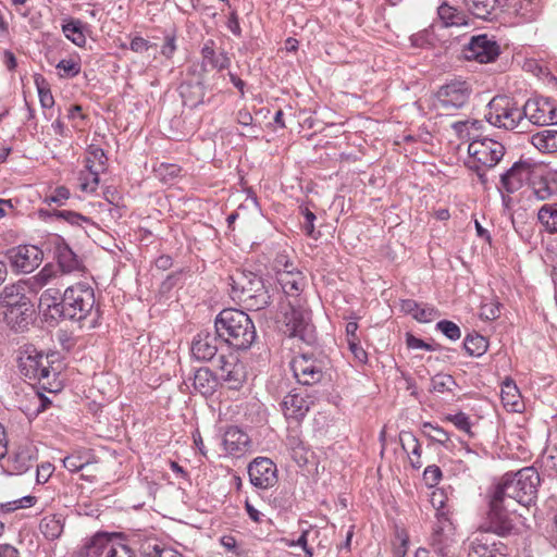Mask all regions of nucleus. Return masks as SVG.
I'll return each instance as SVG.
<instances>
[{
    "label": "nucleus",
    "mask_w": 557,
    "mask_h": 557,
    "mask_svg": "<svg viewBox=\"0 0 557 557\" xmlns=\"http://www.w3.org/2000/svg\"><path fill=\"white\" fill-rule=\"evenodd\" d=\"M55 67L61 78H71L81 72V61L77 58L63 59Z\"/></svg>",
    "instance_id": "nucleus-49"
},
{
    "label": "nucleus",
    "mask_w": 557,
    "mask_h": 557,
    "mask_svg": "<svg viewBox=\"0 0 557 557\" xmlns=\"http://www.w3.org/2000/svg\"><path fill=\"white\" fill-rule=\"evenodd\" d=\"M436 330L442 332L450 341H457L461 336V331L459 326L456 323L448 320H442L437 322Z\"/></svg>",
    "instance_id": "nucleus-51"
},
{
    "label": "nucleus",
    "mask_w": 557,
    "mask_h": 557,
    "mask_svg": "<svg viewBox=\"0 0 557 557\" xmlns=\"http://www.w3.org/2000/svg\"><path fill=\"white\" fill-rule=\"evenodd\" d=\"M25 281H20L16 284L5 286L0 293V299L2 305L10 309L12 307H16L23 301H28L29 298L24 294L25 292Z\"/></svg>",
    "instance_id": "nucleus-30"
},
{
    "label": "nucleus",
    "mask_w": 557,
    "mask_h": 557,
    "mask_svg": "<svg viewBox=\"0 0 557 557\" xmlns=\"http://www.w3.org/2000/svg\"><path fill=\"white\" fill-rule=\"evenodd\" d=\"M53 466L50 462H44L39 466H37L36 470V481L39 484L46 483L51 474L53 473Z\"/></svg>",
    "instance_id": "nucleus-57"
},
{
    "label": "nucleus",
    "mask_w": 557,
    "mask_h": 557,
    "mask_svg": "<svg viewBox=\"0 0 557 557\" xmlns=\"http://www.w3.org/2000/svg\"><path fill=\"white\" fill-rule=\"evenodd\" d=\"M63 294L58 288L49 287L42 292L39 298V307L49 312L51 318H62Z\"/></svg>",
    "instance_id": "nucleus-28"
},
{
    "label": "nucleus",
    "mask_w": 557,
    "mask_h": 557,
    "mask_svg": "<svg viewBox=\"0 0 557 557\" xmlns=\"http://www.w3.org/2000/svg\"><path fill=\"white\" fill-rule=\"evenodd\" d=\"M292 268H296L294 262L289 259L286 253H277L273 261V269L276 272V276L281 275L282 272H287Z\"/></svg>",
    "instance_id": "nucleus-52"
},
{
    "label": "nucleus",
    "mask_w": 557,
    "mask_h": 557,
    "mask_svg": "<svg viewBox=\"0 0 557 557\" xmlns=\"http://www.w3.org/2000/svg\"><path fill=\"white\" fill-rule=\"evenodd\" d=\"M454 540L449 532L435 530L431 535L430 545L432 549L441 557H447L451 553Z\"/></svg>",
    "instance_id": "nucleus-35"
},
{
    "label": "nucleus",
    "mask_w": 557,
    "mask_h": 557,
    "mask_svg": "<svg viewBox=\"0 0 557 557\" xmlns=\"http://www.w3.org/2000/svg\"><path fill=\"white\" fill-rule=\"evenodd\" d=\"M30 405L34 408H27L29 416H38L40 412L45 411L50 405L51 400L44 396L39 392H35L33 397L30 398Z\"/></svg>",
    "instance_id": "nucleus-50"
},
{
    "label": "nucleus",
    "mask_w": 557,
    "mask_h": 557,
    "mask_svg": "<svg viewBox=\"0 0 557 557\" xmlns=\"http://www.w3.org/2000/svg\"><path fill=\"white\" fill-rule=\"evenodd\" d=\"M276 472L275 463L265 457H258L248 466L251 484L262 490L272 487L276 483Z\"/></svg>",
    "instance_id": "nucleus-16"
},
{
    "label": "nucleus",
    "mask_w": 557,
    "mask_h": 557,
    "mask_svg": "<svg viewBox=\"0 0 557 557\" xmlns=\"http://www.w3.org/2000/svg\"><path fill=\"white\" fill-rule=\"evenodd\" d=\"M532 145L541 152H557V131L543 129L531 137Z\"/></svg>",
    "instance_id": "nucleus-34"
},
{
    "label": "nucleus",
    "mask_w": 557,
    "mask_h": 557,
    "mask_svg": "<svg viewBox=\"0 0 557 557\" xmlns=\"http://www.w3.org/2000/svg\"><path fill=\"white\" fill-rule=\"evenodd\" d=\"M467 166L474 171L482 183L486 182L484 169L495 166L505 154V147L491 138H473L468 146Z\"/></svg>",
    "instance_id": "nucleus-6"
},
{
    "label": "nucleus",
    "mask_w": 557,
    "mask_h": 557,
    "mask_svg": "<svg viewBox=\"0 0 557 557\" xmlns=\"http://www.w3.org/2000/svg\"><path fill=\"white\" fill-rule=\"evenodd\" d=\"M450 421L455 424L456 428H458L460 431H463L466 433H470L471 423L469 420V417L463 413L459 412L450 418Z\"/></svg>",
    "instance_id": "nucleus-60"
},
{
    "label": "nucleus",
    "mask_w": 557,
    "mask_h": 557,
    "mask_svg": "<svg viewBox=\"0 0 557 557\" xmlns=\"http://www.w3.org/2000/svg\"><path fill=\"white\" fill-rule=\"evenodd\" d=\"M232 298L248 310H262L271 302V295L262 277L250 271H236L230 276Z\"/></svg>",
    "instance_id": "nucleus-5"
},
{
    "label": "nucleus",
    "mask_w": 557,
    "mask_h": 557,
    "mask_svg": "<svg viewBox=\"0 0 557 557\" xmlns=\"http://www.w3.org/2000/svg\"><path fill=\"white\" fill-rule=\"evenodd\" d=\"M145 554L147 557H184L172 548L160 547L159 545H153L152 550L145 549Z\"/></svg>",
    "instance_id": "nucleus-55"
},
{
    "label": "nucleus",
    "mask_w": 557,
    "mask_h": 557,
    "mask_svg": "<svg viewBox=\"0 0 557 557\" xmlns=\"http://www.w3.org/2000/svg\"><path fill=\"white\" fill-rule=\"evenodd\" d=\"M313 400L297 389H292L282 401V410L287 419L301 420L309 411Z\"/></svg>",
    "instance_id": "nucleus-22"
},
{
    "label": "nucleus",
    "mask_w": 557,
    "mask_h": 557,
    "mask_svg": "<svg viewBox=\"0 0 557 557\" xmlns=\"http://www.w3.org/2000/svg\"><path fill=\"white\" fill-rule=\"evenodd\" d=\"M59 270L52 263L46 264L37 274L25 280V285L33 293H38L45 286L60 277Z\"/></svg>",
    "instance_id": "nucleus-27"
},
{
    "label": "nucleus",
    "mask_w": 557,
    "mask_h": 557,
    "mask_svg": "<svg viewBox=\"0 0 557 557\" xmlns=\"http://www.w3.org/2000/svg\"><path fill=\"white\" fill-rule=\"evenodd\" d=\"M63 518L62 516L58 515H51L46 516L40 521V531L48 540H55L58 539L62 532H63Z\"/></svg>",
    "instance_id": "nucleus-38"
},
{
    "label": "nucleus",
    "mask_w": 557,
    "mask_h": 557,
    "mask_svg": "<svg viewBox=\"0 0 557 557\" xmlns=\"http://www.w3.org/2000/svg\"><path fill=\"white\" fill-rule=\"evenodd\" d=\"M222 444L227 454L238 455L245 451L249 444V437L238 428L231 426L224 433Z\"/></svg>",
    "instance_id": "nucleus-26"
},
{
    "label": "nucleus",
    "mask_w": 557,
    "mask_h": 557,
    "mask_svg": "<svg viewBox=\"0 0 557 557\" xmlns=\"http://www.w3.org/2000/svg\"><path fill=\"white\" fill-rule=\"evenodd\" d=\"M522 110L523 117H527L534 125L557 124V108L548 98L529 99Z\"/></svg>",
    "instance_id": "nucleus-13"
},
{
    "label": "nucleus",
    "mask_w": 557,
    "mask_h": 557,
    "mask_svg": "<svg viewBox=\"0 0 557 557\" xmlns=\"http://www.w3.org/2000/svg\"><path fill=\"white\" fill-rule=\"evenodd\" d=\"M348 343L349 350L354 355L355 359L360 363H366L368 360V355L366 350L361 347L358 338H350Z\"/></svg>",
    "instance_id": "nucleus-56"
},
{
    "label": "nucleus",
    "mask_w": 557,
    "mask_h": 557,
    "mask_svg": "<svg viewBox=\"0 0 557 557\" xmlns=\"http://www.w3.org/2000/svg\"><path fill=\"white\" fill-rule=\"evenodd\" d=\"M466 4L475 17L487 20L499 7L513 9L519 14L524 9V4L529 5L530 2L522 0H466Z\"/></svg>",
    "instance_id": "nucleus-17"
},
{
    "label": "nucleus",
    "mask_w": 557,
    "mask_h": 557,
    "mask_svg": "<svg viewBox=\"0 0 557 557\" xmlns=\"http://www.w3.org/2000/svg\"><path fill=\"white\" fill-rule=\"evenodd\" d=\"M220 336L215 332H199L193 343H191V355L195 359L199 361H209L211 360L218 352V344L220 342Z\"/></svg>",
    "instance_id": "nucleus-20"
},
{
    "label": "nucleus",
    "mask_w": 557,
    "mask_h": 557,
    "mask_svg": "<svg viewBox=\"0 0 557 557\" xmlns=\"http://www.w3.org/2000/svg\"><path fill=\"white\" fill-rule=\"evenodd\" d=\"M485 119L495 127L512 131L523 120V110L508 97H494L487 104Z\"/></svg>",
    "instance_id": "nucleus-8"
},
{
    "label": "nucleus",
    "mask_w": 557,
    "mask_h": 557,
    "mask_svg": "<svg viewBox=\"0 0 557 557\" xmlns=\"http://www.w3.org/2000/svg\"><path fill=\"white\" fill-rule=\"evenodd\" d=\"M53 215L58 219L64 220L71 225L79 227H85V225H92V222L89 218L71 210H57L54 211Z\"/></svg>",
    "instance_id": "nucleus-48"
},
{
    "label": "nucleus",
    "mask_w": 557,
    "mask_h": 557,
    "mask_svg": "<svg viewBox=\"0 0 557 557\" xmlns=\"http://www.w3.org/2000/svg\"><path fill=\"white\" fill-rule=\"evenodd\" d=\"M456 386L455 379L445 373H438L431 379L430 391L435 393L451 392Z\"/></svg>",
    "instance_id": "nucleus-47"
},
{
    "label": "nucleus",
    "mask_w": 557,
    "mask_h": 557,
    "mask_svg": "<svg viewBox=\"0 0 557 557\" xmlns=\"http://www.w3.org/2000/svg\"><path fill=\"white\" fill-rule=\"evenodd\" d=\"M276 280L281 285L287 301L289 299L297 301V298H304L301 294L307 286V278L300 270L292 268L287 272H282L281 275L276 276Z\"/></svg>",
    "instance_id": "nucleus-21"
},
{
    "label": "nucleus",
    "mask_w": 557,
    "mask_h": 557,
    "mask_svg": "<svg viewBox=\"0 0 557 557\" xmlns=\"http://www.w3.org/2000/svg\"><path fill=\"white\" fill-rule=\"evenodd\" d=\"M107 157L103 150L96 146H89L85 157V168L96 172H103L106 170Z\"/></svg>",
    "instance_id": "nucleus-41"
},
{
    "label": "nucleus",
    "mask_w": 557,
    "mask_h": 557,
    "mask_svg": "<svg viewBox=\"0 0 557 557\" xmlns=\"http://www.w3.org/2000/svg\"><path fill=\"white\" fill-rule=\"evenodd\" d=\"M401 311L412 315L418 322L429 323L435 320L440 312L433 306L419 304L413 299H406L401 301Z\"/></svg>",
    "instance_id": "nucleus-25"
},
{
    "label": "nucleus",
    "mask_w": 557,
    "mask_h": 557,
    "mask_svg": "<svg viewBox=\"0 0 557 557\" xmlns=\"http://www.w3.org/2000/svg\"><path fill=\"white\" fill-rule=\"evenodd\" d=\"M500 52L498 44L487 35L473 36L465 49V57L468 60H475L480 63L494 61Z\"/></svg>",
    "instance_id": "nucleus-15"
},
{
    "label": "nucleus",
    "mask_w": 557,
    "mask_h": 557,
    "mask_svg": "<svg viewBox=\"0 0 557 557\" xmlns=\"http://www.w3.org/2000/svg\"><path fill=\"white\" fill-rule=\"evenodd\" d=\"M218 377L224 382L228 388H239L246 380L245 366L234 356H221L218 366Z\"/></svg>",
    "instance_id": "nucleus-18"
},
{
    "label": "nucleus",
    "mask_w": 557,
    "mask_h": 557,
    "mask_svg": "<svg viewBox=\"0 0 557 557\" xmlns=\"http://www.w3.org/2000/svg\"><path fill=\"white\" fill-rule=\"evenodd\" d=\"M117 543H113L110 537L104 533H98L89 539L83 547V554L86 557H99L101 555L107 556L112 546H116Z\"/></svg>",
    "instance_id": "nucleus-29"
},
{
    "label": "nucleus",
    "mask_w": 557,
    "mask_h": 557,
    "mask_svg": "<svg viewBox=\"0 0 557 557\" xmlns=\"http://www.w3.org/2000/svg\"><path fill=\"white\" fill-rule=\"evenodd\" d=\"M70 198V190L66 187H58L51 194V196L47 197L46 201L48 203L54 202L58 205H62L65 200Z\"/></svg>",
    "instance_id": "nucleus-59"
},
{
    "label": "nucleus",
    "mask_w": 557,
    "mask_h": 557,
    "mask_svg": "<svg viewBox=\"0 0 557 557\" xmlns=\"http://www.w3.org/2000/svg\"><path fill=\"white\" fill-rule=\"evenodd\" d=\"M300 210L305 216V222H304L302 227L307 235L313 236V233H314V224L313 223L315 220V215L308 208H300Z\"/></svg>",
    "instance_id": "nucleus-61"
},
{
    "label": "nucleus",
    "mask_w": 557,
    "mask_h": 557,
    "mask_svg": "<svg viewBox=\"0 0 557 557\" xmlns=\"http://www.w3.org/2000/svg\"><path fill=\"white\" fill-rule=\"evenodd\" d=\"M290 369L299 384L309 386L322 381L325 363L312 355L301 354L292 359Z\"/></svg>",
    "instance_id": "nucleus-11"
},
{
    "label": "nucleus",
    "mask_w": 557,
    "mask_h": 557,
    "mask_svg": "<svg viewBox=\"0 0 557 557\" xmlns=\"http://www.w3.org/2000/svg\"><path fill=\"white\" fill-rule=\"evenodd\" d=\"M399 441L403 449L409 455L410 465L414 469L422 467L421 458V445L418 438L411 433L403 431L399 434Z\"/></svg>",
    "instance_id": "nucleus-31"
},
{
    "label": "nucleus",
    "mask_w": 557,
    "mask_h": 557,
    "mask_svg": "<svg viewBox=\"0 0 557 557\" xmlns=\"http://www.w3.org/2000/svg\"><path fill=\"white\" fill-rule=\"evenodd\" d=\"M531 174V165L525 162L515 163L506 173L500 177L504 188L508 193H513L522 187Z\"/></svg>",
    "instance_id": "nucleus-23"
},
{
    "label": "nucleus",
    "mask_w": 557,
    "mask_h": 557,
    "mask_svg": "<svg viewBox=\"0 0 557 557\" xmlns=\"http://www.w3.org/2000/svg\"><path fill=\"white\" fill-rule=\"evenodd\" d=\"M95 304V292L88 283L71 285L63 293L62 318L95 327L99 317Z\"/></svg>",
    "instance_id": "nucleus-4"
},
{
    "label": "nucleus",
    "mask_w": 557,
    "mask_h": 557,
    "mask_svg": "<svg viewBox=\"0 0 557 557\" xmlns=\"http://www.w3.org/2000/svg\"><path fill=\"white\" fill-rule=\"evenodd\" d=\"M214 326L219 336L236 349L250 348L257 337L252 320L246 312L238 309L222 310L215 319Z\"/></svg>",
    "instance_id": "nucleus-3"
},
{
    "label": "nucleus",
    "mask_w": 557,
    "mask_h": 557,
    "mask_svg": "<svg viewBox=\"0 0 557 557\" xmlns=\"http://www.w3.org/2000/svg\"><path fill=\"white\" fill-rule=\"evenodd\" d=\"M218 385V379L208 368L198 369L193 379V386L195 391L199 392L202 396L212 395Z\"/></svg>",
    "instance_id": "nucleus-32"
},
{
    "label": "nucleus",
    "mask_w": 557,
    "mask_h": 557,
    "mask_svg": "<svg viewBox=\"0 0 557 557\" xmlns=\"http://www.w3.org/2000/svg\"><path fill=\"white\" fill-rule=\"evenodd\" d=\"M8 257L13 270L30 273L41 263L42 251L34 245H21L9 250Z\"/></svg>",
    "instance_id": "nucleus-14"
},
{
    "label": "nucleus",
    "mask_w": 557,
    "mask_h": 557,
    "mask_svg": "<svg viewBox=\"0 0 557 557\" xmlns=\"http://www.w3.org/2000/svg\"><path fill=\"white\" fill-rule=\"evenodd\" d=\"M487 518L481 528L468 539V557H505L506 546L496 542L487 528Z\"/></svg>",
    "instance_id": "nucleus-10"
},
{
    "label": "nucleus",
    "mask_w": 557,
    "mask_h": 557,
    "mask_svg": "<svg viewBox=\"0 0 557 557\" xmlns=\"http://www.w3.org/2000/svg\"><path fill=\"white\" fill-rule=\"evenodd\" d=\"M181 96L183 98L184 106L189 107L190 109L197 108L203 103L202 87L199 84L196 86H182Z\"/></svg>",
    "instance_id": "nucleus-42"
},
{
    "label": "nucleus",
    "mask_w": 557,
    "mask_h": 557,
    "mask_svg": "<svg viewBox=\"0 0 557 557\" xmlns=\"http://www.w3.org/2000/svg\"><path fill=\"white\" fill-rule=\"evenodd\" d=\"M471 88L466 81H451L436 92L435 108L444 113L462 108L469 100Z\"/></svg>",
    "instance_id": "nucleus-9"
},
{
    "label": "nucleus",
    "mask_w": 557,
    "mask_h": 557,
    "mask_svg": "<svg viewBox=\"0 0 557 557\" xmlns=\"http://www.w3.org/2000/svg\"><path fill=\"white\" fill-rule=\"evenodd\" d=\"M534 195L539 200L548 199L557 195V173H547L534 187Z\"/></svg>",
    "instance_id": "nucleus-39"
},
{
    "label": "nucleus",
    "mask_w": 557,
    "mask_h": 557,
    "mask_svg": "<svg viewBox=\"0 0 557 557\" xmlns=\"http://www.w3.org/2000/svg\"><path fill=\"white\" fill-rule=\"evenodd\" d=\"M106 557H137V555L127 545L117 543L110 548Z\"/></svg>",
    "instance_id": "nucleus-58"
},
{
    "label": "nucleus",
    "mask_w": 557,
    "mask_h": 557,
    "mask_svg": "<svg viewBox=\"0 0 557 557\" xmlns=\"http://www.w3.org/2000/svg\"><path fill=\"white\" fill-rule=\"evenodd\" d=\"M38 95L44 108H51L54 103L53 96L48 88L38 85Z\"/></svg>",
    "instance_id": "nucleus-63"
},
{
    "label": "nucleus",
    "mask_w": 557,
    "mask_h": 557,
    "mask_svg": "<svg viewBox=\"0 0 557 557\" xmlns=\"http://www.w3.org/2000/svg\"><path fill=\"white\" fill-rule=\"evenodd\" d=\"M463 347L470 356H481L487 349V341L479 334L468 335L465 338Z\"/></svg>",
    "instance_id": "nucleus-46"
},
{
    "label": "nucleus",
    "mask_w": 557,
    "mask_h": 557,
    "mask_svg": "<svg viewBox=\"0 0 557 557\" xmlns=\"http://www.w3.org/2000/svg\"><path fill=\"white\" fill-rule=\"evenodd\" d=\"M442 478V471L440 467L432 465L428 466L423 472V480L428 486L436 485Z\"/></svg>",
    "instance_id": "nucleus-53"
},
{
    "label": "nucleus",
    "mask_w": 557,
    "mask_h": 557,
    "mask_svg": "<svg viewBox=\"0 0 557 557\" xmlns=\"http://www.w3.org/2000/svg\"><path fill=\"white\" fill-rule=\"evenodd\" d=\"M37 449L32 444L20 445L8 459L7 471L20 475L27 472L37 461Z\"/></svg>",
    "instance_id": "nucleus-19"
},
{
    "label": "nucleus",
    "mask_w": 557,
    "mask_h": 557,
    "mask_svg": "<svg viewBox=\"0 0 557 557\" xmlns=\"http://www.w3.org/2000/svg\"><path fill=\"white\" fill-rule=\"evenodd\" d=\"M175 50H176L175 35L168 34L165 36L164 44L161 49V53L166 58H171Z\"/></svg>",
    "instance_id": "nucleus-62"
},
{
    "label": "nucleus",
    "mask_w": 557,
    "mask_h": 557,
    "mask_svg": "<svg viewBox=\"0 0 557 557\" xmlns=\"http://www.w3.org/2000/svg\"><path fill=\"white\" fill-rule=\"evenodd\" d=\"M16 361L21 374L26 379L36 381L40 388L49 393H58L62 389L59 371L51 367L49 357L45 356L34 345L20 347Z\"/></svg>",
    "instance_id": "nucleus-2"
},
{
    "label": "nucleus",
    "mask_w": 557,
    "mask_h": 557,
    "mask_svg": "<svg viewBox=\"0 0 557 557\" xmlns=\"http://www.w3.org/2000/svg\"><path fill=\"white\" fill-rule=\"evenodd\" d=\"M286 446L293 451V457L296 461H306V448L304 442L299 437V434L296 430L289 431L285 441Z\"/></svg>",
    "instance_id": "nucleus-44"
},
{
    "label": "nucleus",
    "mask_w": 557,
    "mask_h": 557,
    "mask_svg": "<svg viewBox=\"0 0 557 557\" xmlns=\"http://www.w3.org/2000/svg\"><path fill=\"white\" fill-rule=\"evenodd\" d=\"M33 313L30 300L23 301L16 307L7 309L4 312L8 324L15 331L25 330L32 320Z\"/></svg>",
    "instance_id": "nucleus-24"
},
{
    "label": "nucleus",
    "mask_w": 557,
    "mask_h": 557,
    "mask_svg": "<svg viewBox=\"0 0 557 557\" xmlns=\"http://www.w3.org/2000/svg\"><path fill=\"white\" fill-rule=\"evenodd\" d=\"M537 218L547 231L557 232V205H544L540 209Z\"/></svg>",
    "instance_id": "nucleus-43"
},
{
    "label": "nucleus",
    "mask_w": 557,
    "mask_h": 557,
    "mask_svg": "<svg viewBox=\"0 0 557 557\" xmlns=\"http://www.w3.org/2000/svg\"><path fill=\"white\" fill-rule=\"evenodd\" d=\"M99 172L87 170L86 168L81 171L78 181H79V189L83 193L91 194L96 191L99 185Z\"/></svg>",
    "instance_id": "nucleus-45"
},
{
    "label": "nucleus",
    "mask_w": 557,
    "mask_h": 557,
    "mask_svg": "<svg viewBox=\"0 0 557 557\" xmlns=\"http://www.w3.org/2000/svg\"><path fill=\"white\" fill-rule=\"evenodd\" d=\"M540 482V474L533 467L506 473L495 486L490 499L488 530L499 536L510 534L518 506L529 507L534 504Z\"/></svg>",
    "instance_id": "nucleus-1"
},
{
    "label": "nucleus",
    "mask_w": 557,
    "mask_h": 557,
    "mask_svg": "<svg viewBox=\"0 0 557 557\" xmlns=\"http://www.w3.org/2000/svg\"><path fill=\"white\" fill-rule=\"evenodd\" d=\"M288 309L284 312V323L289 336L299 337L306 343L314 341V326L311 323L310 311L306 308L305 298L292 299L287 302Z\"/></svg>",
    "instance_id": "nucleus-7"
},
{
    "label": "nucleus",
    "mask_w": 557,
    "mask_h": 557,
    "mask_svg": "<svg viewBox=\"0 0 557 557\" xmlns=\"http://www.w3.org/2000/svg\"><path fill=\"white\" fill-rule=\"evenodd\" d=\"M148 48H149V42L141 37H135L131 41V49L134 52H144V51H147Z\"/></svg>",
    "instance_id": "nucleus-64"
},
{
    "label": "nucleus",
    "mask_w": 557,
    "mask_h": 557,
    "mask_svg": "<svg viewBox=\"0 0 557 557\" xmlns=\"http://www.w3.org/2000/svg\"><path fill=\"white\" fill-rule=\"evenodd\" d=\"M503 405L510 411L519 412L522 408L521 396L518 387L512 382H506L500 393Z\"/></svg>",
    "instance_id": "nucleus-37"
},
{
    "label": "nucleus",
    "mask_w": 557,
    "mask_h": 557,
    "mask_svg": "<svg viewBox=\"0 0 557 557\" xmlns=\"http://www.w3.org/2000/svg\"><path fill=\"white\" fill-rule=\"evenodd\" d=\"M201 54L205 65H211L213 69L219 71L228 67L231 60L224 51L215 52L213 49V41H207L202 49Z\"/></svg>",
    "instance_id": "nucleus-33"
},
{
    "label": "nucleus",
    "mask_w": 557,
    "mask_h": 557,
    "mask_svg": "<svg viewBox=\"0 0 557 557\" xmlns=\"http://www.w3.org/2000/svg\"><path fill=\"white\" fill-rule=\"evenodd\" d=\"M84 23L79 20H71L62 26L65 37L78 47L86 44V36L84 33Z\"/></svg>",
    "instance_id": "nucleus-40"
},
{
    "label": "nucleus",
    "mask_w": 557,
    "mask_h": 557,
    "mask_svg": "<svg viewBox=\"0 0 557 557\" xmlns=\"http://www.w3.org/2000/svg\"><path fill=\"white\" fill-rule=\"evenodd\" d=\"M438 16L445 26H461L467 24V16L463 12L443 2L437 9Z\"/></svg>",
    "instance_id": "nucleus-36"
},
{
    "label": "nucleus",
    "mask_w": 557,
    "mask_h": 557,
    "mask_svg": "<svg viewBox=\"0 0 557 557\" xmlns=\"http://www.w3.org/2000/svg\"><path fill=\"white\" fill-rule=\"evenodd\" d=\"M50 245L52 247L53 259L57 261L55 268L59 270L61 276L84 270L82 260L66 244L64 238L54 235L50 239Z\"/></svg>",
    "instance_id": "nucleus-12"
},
{
    "label": "nucleus",
    "mask_w": 557,
    "mask_h": 557,
    "mask_svg": "<svg viewBox=\"0 0 557 557\" xmlns=\"http://www.w3.org/2000/svg\"><path fill=\"white\" fill-rule=\"evenodd\" d=\"M88 461H84L78 455H71L63 459V466L71 472H77L84 469Z\"/></svg>",
    "instance_id": "nucleus-54"
}]
</instances>
